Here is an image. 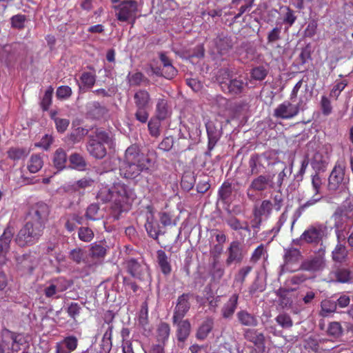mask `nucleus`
<instances>
[{
    "label": "nucleus",
    "mask_w": 353,
    "mask_h": 353,
    "mask_svg": "<svg viewBox=\"0 0 353 353\" xmlns=\"http://www.w3.org/2000/svg\"><path fill=\"white\" fill-rule=\"evenodd\" d=\"M150 163V159L141 152L139 147L132 145L125 150L124 160L119 168L120 174L125 179H134L141 172L149 170Z\"/></svg>",
    "instance_id": "f257e3e1"
},
{
    "label": "nucleus",
    "mask_w": 353,
    "mask_h": 353,
    "mask_svg": "<svg viewBox=\"0 0 353 353\" xmlns=\"http://www.w3.org/2000/svg\"><path fill=\"white\" fill-rule=\"evenodd\" d=\"M216 79L222 92L232 97L241 95L248 86L241 77H234L229 68L220 69Z\"/></svg>",
    "instance_id": "f03ea898"
},
{
    "label": "nucleus",
    "mask_w": 353,
    "mask_h": 353,
    "mask_svg": "<svg viewBox=\"0 0 353 353\" xmlns=\"http://www.w3.org/2000/svg\"><path fill=\"white\" fill-rule=\"evenodd\" d=\"M44 228L41 225L27 221L26 223L18 232L14 241L21 248L35 244L43 234Z\"/></svg>",
    "instance_id": "7ed1b4c3"
},
{
    "label": "nucleus",
    "mask_w": 353,
    "mask_h": 353,
    "mask_svg": "<svg viewBox=\"0 0 353 353\" xmlns=\"http://www.w3.org/2000/svg\"><path fill=\"white\" fill-rule=\"evenodd\" d=\"M114 207L113 208L112 216L114 219L118 220L121 212H122V204L133 201L137 196L133 189L129 186L117 183L114 184Z\"/></svg>",
    "instance_id": "20e7f679"
},
{
    "label": "nucleus",
    "mask_w": 353,
    "mask_h": 353,
    "mask_svg": "<svg viewBox=\"0 0 353 353\" xmlns=\"http://www.w3.org/2000/svg\"><path fill=\"white\" fill-rule=\"evenodd\" d=\"M112 8L115 10V16L118 21L134 23L137 17L138 2L136 0H123Z\"/></svg>",
    "instance_id": "39448f33"
},
{
    "label": "nucleus",
    "mask_w": 353,
    "mask_h": 353,
    "mask_svg": "<svg viewBox=\"0 0 353 353\" xmlns=\"http://www.w3.org/2000/svg\"><path fill=\"white\" fill-rule=\"evenodd\" d=\"M302 257L303 255L299 249L294 247L285 248L283 256V263L280 266L279 275L301 270L299 262Z\"/></svg>",
    "instance_id": "423d86ee"
},
{
    "label": "nucleus",
    "mask_w": 353,
    "mask_h": 353,
    "mask_svg": "<svg viewBox=\"0 0 353 353\" xmlns=\"http://www.w3.org/2000/svg\"><path fill=\"white\" fill-rule=\"evenodd\" d=\"M50 212V207L46 203L39 201L30 206L27 214V219L28 221L45 228Z\"/></svg>",
    "instance_id": "0eeeda50"
},
{
    "label": "nucleus",
    "mask_w": 353,
    "mask_h": 353,
    "mask_svg": "<svg viewBox=\"0 0 353 353\" xmlns=\"http://www.w3.org/2000/svg\"><path fill=\"white\" fill-rule=\"evenodd\" d=\"M306 101L300 99L297 104L293 105L289 101L279 104L274 110L273 116L277 119H290L298 115L300 110L305 108Z\"/></svg>",
    "instance_id": "6e6552de"
},
{
    "label": "nucleus",
    "mask_w": 353,
    "mask_h": 353,
    "mask_svg": "<svg viewBox=\"0 0 353 353\" xmlns=\"http://www.w3.org/2000/svg\"><path fill=\"white\" fill-rule=\"evenodd\" d=\"M325 251L320 250L317 253L301 262L299 268L310 272L322 271L325 267Z\"/></svg>",
    "instance_id": "1a4fd4ad"
},
{
    "label": "nucleus",
    "mask_w": 353,
    "mask_h": 353,
    "mask_svg": "<svg viewBox=\"0 0 353 353\" xmlns=\"http://www.w3.org/2000/svg\"><path fill=\"white\" fill-rule=\"evenodd\" d=\"M14 234V229L10 224L4 229L0 236V269L8 261L7 254L10 249V243Z\"/></svg>",
    "instance_id": "9d476101"
},
{
    "label": "nucleus",
    "mask_w": 353,
    "mask_h": 353,
    "mask_svg": "<svg viewBox=\"0 0 353 353\" xmlns=\"http://www.w3.org/2000/svg\"><path fill=\"white\" fill-rule=\"evenodd\" d=\"M277 164L280 166L281 171L277 174L270 175V189L276 190L281 192L282 185L292 174L293 161L291 162L289 168L283 161H278Z\"/></svg>",
    "instance_id": "9b49d317"
},
{
    "label": "nucleus",
    "mask_w": 353,
    "mask_h": 353,
    "mask_svg": "<svg viewBox=\"0 0 353 353\" xmlns=\"http://www.w3.org/2000/svg\"><path fill=\"white\" fill-rule=\"evenodd\" d=\"M345 170V162L337 161L334 167L330 176L328 182V188L330 190H335L341 184L344 179Z\"/></svg>",
    "instance_id": "f8f14e48"
},
{
    "label": "nucleus",
    "mask_w": 353,
    "mask_h": 353,
    "mask_svg": "<svg viewBox=\"0 0 353 353\" xmlns=\"http://www.w3.org/2000/svg\"><path fill=\"white\" fill-rule=\"evenodd\" d=\"M127 272L134 278L141 280L147 270L145 264L141 259L130 258L125 261Z\"/></svg>",
    "instance_id": "ddd939ff"
},
{
    "label": "nucleus",
    "mask_w": 353,
    "mask_h": 353,
    "mask_svg": "<svg viewBox=\"0 0 353 353\" xmlns=\"http://www.w3.org/2000/svg\"><path fill=\"white\" fill-rule=\"evenodd\" d=\"M19 48L17 43L3 46L0 49V60L8 65L16 61L20 54Z\"/></svg>",
    "instance_id": "4468645a"
},
{
    "label": "nucleus",
    "mask_w": 353,
    "mask_h": 353,
    "mask_svg": "<svg viewBox=\"0 0 353 353\" xmlns=\"http://www.w3.org/2000/svg\"><path fill=\"white\" fill-rule=\"evenodd\" d=\"M271 178L270 175L261 174L254 178L250 183L248 190L247 196L252 199L253 195L250 193L252 191L263 192L268 188H270Z\"/></svg>",
    "instance_id": "2eb2a0df"
},
{
    "label": "nucleus",
    "mask_w": 353,
    "mask_h": 353,
    "mask_svg": "<svg viewBox=\"0 0 353 353\" xmlns=\"http://www.w3.org/2000/svg\"><path fill=\"white\" fill-rule=\"evenodd\" d=\"M323 236V227L321 225H311L301 235V241L307 243L318 244L322 241Z\"/></svg>",
    "instance_id": "dca6fc26"
},
{
    "label": "nucleus",
    "mask_w": 353,
    "mask_h": 353,
    "mask_svg": "<svg viewBox=\"0 0 353 353\" xmlns=\"http://www.w3.org/2000/svg\"><path fill=\"white\" fill-rule=\"evenodd\" d=\"M228 257L225 263L228 266L231 265L233 263H239L243 259L242 248L240 242L233 241L230 243L227 249Z\"/></svg>",
    "instance_id": "f3484780"
},
{
    "label": "nucleus",
    "mask_w": 353,
    "mask_h": 353,
    "mask_svg": "<svg viewBox=\"0 0 353 353\" xmlns=\"http://www.w3.org/2000/svg\"><path fill=\"white\" fill-rule=\"evenodd\" d=\"M243 336L245 340L252 343L260 352L265 351V338L262 332H259L256 330L247 329L244 332Z\"/></svg>",
    "instance_id": "a211bd4d"
},
{
    "label": "nucleus",
    "mask_w": 353,
    "mask_h": 353,
    "mask_svg": "<svg viewBox=\"0 0 353 353\" xmlns=\"http://www.w3.org/2000/svg\"><path fill=\"white\" fill-rule=\"evenodd\" d=\"M88 153L95 159H102L107 154L106 148L102 142H99L92 137H89L88 141L86 145Z\"/></svg>",
    "instance_id": "6ab92c4d"
},
{
    "label": "nucleus",
    "mask_w": 353,
    "mask_h": 353,
    "mask_svg": "<svg viewBox=\"0 0 353 353\" xmlns=\"http://www.w3.org/2000/svg\"><path fill=\"white\" fill-rule=\"evenodd\" d=\"M205 126L208 139V148L209 152H210L221 137L222 131L221 129L217 128L212 121L208 122Z\"/></svg>",
    "instance_id": "aec40b11"
},
{
    "label": "nucleus",
    "mask_w": 353,
    "mask_h": 353,
    "mask_svg": "<svg viewBox=\"0 0 353 353\" xmlns=\"http://www.w3.org/2000/svg\"><path fill=\"white\" fill-rule=\"evenodd\" d=\"M350 212L345 207H339L336 208L332 215L334 228L339 231L345 228V224L350 218Z\"/></svg>",
    "instance_id": "412c9836"
},
{
    "label": "nucleus",
    "mask_w": 353,
    "mask_h": 353,
    "mask_svg": "<svg viewBox=\"0 0 353 353\" xmlns=\"http://www.w3.org/2000/svg\"><path fill=\"white\" fill-rule=\"evenodd\" d=\"M239 323L245 327H256L259 324L257 316L246 310H241L236 313Z\"/></svg>",
    "instance_id": "4be33fe9"
},
{
    "label": "nucleus",
    "mask_w": 353,
    "mask_h": 353,
    "mask_svg": "<svg viewBox=\"0 0 353 353\" xmlns=\"http://www.w3.org/2000/svg\"><path fill=\"white\" fill-rule=\"evenodd\" d=\"M17 265L19 269L31 273L35 267V258L30 254H25L15 257Z\"/></svg>",
    "instance_id": "5701e85b"
},
{
    "label": "nucleus",
    "mask_w": 353,
    "mask_h": 353,
    "mask_svg": "<svg viewBox=\"0 0 353 353\" xmlns=\"http://www.w3.org/2000/svg\"><path fill=\"white\" fill-rule=\"evenodd\" d=\"M239 295L233 294L221 309L223 319H230L233 316L238 305Z\"/></svg>",
    "instance_id": "b1692460"
},
{
    "label": "nucleus",
    "mask_w": 353,
    "mask_h": 353,
    "mask_svg": "<svg viewBox=\"0 0 353 353\" xmlns=\"http://www.w3.org/2000/svg\"><path fill=\"white\" fill-rule=\"evenodd\" d=\"M94 180L90 177H83L77 181L69 183L64 187L66 192H80L90 188L94 185Z\"/></svg>",
    "instance_id": "393cba45"
},
{
    "label": "nucleus",
    "mask_w": 353,
    "mask_h": 353,
    "mask_svg": "<svg viewBox=\"0 0 353 353\" xmlns=\"http://www.w3.org/2000/svg\"><path fill=\"white\" fill-rule=\"evenodd\" d=\"M139 325L143 329V334L148 336L152 332L148 320V305L144 301L141 306L138 317Z\"/></svg>",
    "instance_id": "a878e982"
},
{
    "label": "nucleus",
    "mask_w": 353,
    "mask_h": 353,
    "mask_svg": "<svg viewBox=\"0 0 353 353\" xmlns=\"http://www.w3.org/2000/svg\"><path fill=\"white\" fill-rule=\"evenodd\" d=\"M216 48L221 55L228 54L233 47V42L231 37L223 35H219L214 39Z\"/></svg>",
    "instance_id": "bb28decb"
},
{
    "label": "nucleus",
    "mask_w": 353,
    "mask_h": 353,
    "mask_svg": "<svg viewBox=\"0 0 353 353\" xmlns=\"http://www.w3.org/2000/svg\"><path fill=\"white\" fill-rule=\"evenodd\" d=\"M228 225L233 230L239 232L241 240H244L245 235L243 236L241 231L244 230L250 234L251 230L247 221H241L236 216H231L226 220Z\"/></svg>",
    "instance_id": "cd10ccee"
},
{
    "label": "nucleus",
    "mask_w": 353,
    "mask_h": 353,
    "mask_svg": "<svg viewBox=\"0 0 353 353\" xmlns=\"http://www.w3.org/2000/svg\"><path fill=\"white\" fill-rule=\"evenodd\" d=\"M107 249L101 243L95 242L90 245L89 253L88 254L92 264L95 263V260H101L106 254Z\"/></svg>",
    "instance_id": "c85d7f7f"
},
{
    "label": "nucleus",
    "mask_w": 353,
    "mask_h": 353,
    "mask_svg": "<svg viewBox=\"0 0 353 353\" xmlns=\"http://www.w3.org/2000/svg\"><path fill=\"white\" fill-rule=\"evenodd\" d=\"M69 258L77 264L83 263L88 266H91L93 263L88 257L87 252L80 248L72 250L69 253Z\"/></svg>",
    "instance_id": "c756f323"
},
{
    "label": "nucleus",
    "mask_w": 353,
    "mask_h": 353,
    "mask_svg": "<svg viewBox=\"0 0 353 353\" xmlns=\"http://www.w3.org/2000/svg\"><path fill=\"white\" fill-rule=\"evenodd\" d=\"M2 340L0 341V353H8L7 351L10 348L9 347V340L12 341V344L17 343V335L16 333L4 328L1 331Z\"/></svg>",
    "instance_id": "7c9ffc66"
},
{
    "label": "nucleus",
    "mask_w": 353,
    "mask_h": 353,
    "mask_svg": "<svg viewBox=\"0 0 353 353\" xmlns=\"http://www.w3.org/2000/svg\"><path fill=\"white\" fill-rule=\"evenodd\" d=\"M145 230L149 236L154 239H157L161 231L157 221L154 220L153 214L150 211L146 213Z\"/></svg>",
    "instance_id": "2f4dec72"
},
{
    "label": "nucleus",
    "mask_w": 353,
    "mask_h": 353,
    "mask_svg": "<svg viewBox=\"0 0 353 353\" xmlns=\"http://www.w3.org/2000/svg\"><path fill=\"white\" fill-rule=\"evenodd\" d=\"M112 346L111 327H110L106 329L101 341V343L99 344V347L97 349L93 348V353H110Z\"/></svg>",
    "instance_id": "473e14b6"
},
{
    "label": "nucleus",
    "mask_w": 353,
    "mask_h": 353,
    "mask_svg": "<svg viewBox=\"0 0 353 353\" xmlns=\"http://www.w3.org/2000/svg\"><path fill=\"white\" fill-rule=\"evenodd\" d=\"M66 152L61 148L55 150L52 156V163L54 167L59 171L63 170L66 168L67 163Z\"/></svg>",
    "instance_id": "72a5a7b5"
},
{
    "label": "nucleus",
    "mask_w": 353,
    "mask_h": 353,
    "mask_svg": "<svg viewBox=\"0 0 353 353\" xmlns=\"http://www.w3.org/2000/svg\"><path fill=\"white\" fill-rule=\"evenodd\" d=\"M336 281L341 283L353 282L352 272L346 268H338L332 272Z\"/></svg>",
    "instance_id": "f704fd0d"
},
{
    "label": "nucleus",
    "mask_w": 353,
    "mask_h": 353,
    "mask_svg": "<svg viewBox=\"0 0 353 353\" xmlns=\"http://www.w3.org/2000/svg\"><path fill=\"white\" fill-rule=\"evenodd\" d=\"M265 159L264 155L254 154L249 159V167L252 174H258L265 168L262 159Z\"/></svg>",
    "instance_id": "c9c22d12"
},
{
    "label": "nucleus",
    "mask_w": 353,
    "mask_h": 353,
    "mask_svg": "<svg viewBox=\"0 0 353 353\" xmlns=\"http://www.w3.org/2000/svg\"><path fill=\"white\" fill-rule=\"evenodd\" d=\"M27 148L11 147L7 151L8 157L14 161L24 160L30 153Z\"/></svg>",
    "instance_id": "e433bc0d"
},
{
    "label": "nucleus",
    "mask_w": 353,
    "mask_h": 353,
    "mask_svg": "<svg viewBox=\"0 0 353 353\" xmlns=\"http://www.w3.org/2000/svg\"><path fill=\"white\" fill-rule=\"evenodd\" d=\"M87 108L88 114L92 118L95 119H99L102 118L107 113L106 108L97 101L88 103Z\"/></svg>",
    "instance_id": "4c0bfd02"
},
{
    "label": "nucleus",
    "mask_w": 353,
    "mask_h": 353,
    "mask_svg": "<svg viewBox=\"0 0 353 353\" xmlns=\"http://www.w3.org/2000/svg\"><path fill=\"white\" fill-rule=\"evenodd\" d=\"M134 100L137 108L148 109L150 101V94L147 91L140 90L134 94Z\"/></svg>",
    "instance_id": "58836bf2"
},
{
    "label": "nucleus",
    "mask_w": 353,
    "mask_h": 353,
    "mask_svg": "<svg viewBox=\"0 0 353 353\" xmlns=\"http://www.w3.org/2000/svg\"><path fill=\"white\" fill-rule=\"evenodd\" d=\"M214 327V321L212 318L206 319L199 326L196 336L199 340H204L211 332Z\"/></svg>",
    "instance_id": "ea45409f"
},
{
    "label": "nucleus",
    "mask_w": 353,
    "mask_h": 353,
    "mask_svg": "<svg viewBox=\"0 0 353 353\" xmlns=\"http://www.w3.org/2000/svg\"><path fill=\"white\" fill-rule=\"evenodd\" d=\"M68 159L72 168L79 171L86 170L88 163L85 158L81 154L74 152L70 155Z\"/></svg>",
    "instance_id": "a19ab883"
},
{
    "label": "nucleus",
    "mask_w": 353,
    "mask_h": 353,
    "mask_svg": "<svg viewBox=\"0 0 353 353\" xmlns=\"http://www.w3.org/2000/svg\"><path fill=\"white\" fill-rule=\"evenodd\" d=\"M90 134L89 137H92L93 139H97L99 142H102L103 144H109L111 142V137L106 131L100 128H92L90 129Z\"/></svg>",
    "instance_id": "79ce46f5"
},
{
    "label": "nucleus",
    "mask_w": 353,
    "mask_h": 353,
    "mask_svg": "<svg viewBox=\"0 0 353 353\" xmlns=\"http://www.w3.org/2000/svg\"><path fill=\"white\" fill-rule=\"evenodd\" d=\"M312 166L317 170H324L328 164V158L320 152H316L312 159Z\"/></svg>",
    "instance_id": "37998d69"
},
{
    "label": "nucleus",
    "mask_w": 353,
    "mask_h": 353,
    "mask_svg": "<svg viewBox=\"0 0 353 353\" xmlns=\"http://www.w3.org/2000/svg\"><path fill=\"white\" fill-rule=\"evenodd\" d=\"M191 296L190 294H183L178 297V319L183 317L189 310L190 307L189 299Z\"/></svg>",
    "instance_id": "c03bdc74"
},
{
    "label": "nucleus",
    "mask_w": 353,
    "mask_h": 353,
    "mask_svg": "<svg viewBox=\"0 0 353 353\" xmlns=\"http://www.w3.org/2000/svg\"><path fill=\"white\" fill-rule=\"evenodd\" d=\"M273 204L270 200H263L259 208L255 207L253 210V214L259 216H269L272 211Z\"/></svg>",
    "instance_id": "a18cd8bd"
},
{
    "label": "nucleus",
    "mask_w": 353,
    "mask_h": 353,
    "mask_svg": "<svg viewBox=\"0 0 353 353\" xmlns=\"http://www.w3.org/2000/svg\"><path fill=\"white\" fill-rule=\"evenodd\" d=\"M97 199L103 203L113 201L114 203V185L112 188L103 187L99 191Z\"/></svg>",
    "instance_id": "49530a36"
},
{
    "label": "nucleus",
    "mask_w": 353,
    "mask_h": 353,
    "mask_svg": "<svg viewBox=\"0 0 353 353\" xmlns=\"http://www.w3.org/2000/svg\"><path fill=\"white\" fill-rule=\"evenodd\" d=\"M322 199L323 196L314 194V195L309 200L299 206L296 210V214L298 216H301V214L304 213L306 210L314 206L317 203L320 202Z\"/></svg>",
    "instance_id": "de8ad7c7"
},
{
    "label": "nucleus",
    "mask_w": 353,
    "mask_h": 353,
    "mask_svg": "<svg viewBox=\"0 0 353 353\" xmlns=\"http://www.w3.org/2000/svg\"><path fill=\"white\" fill-rule=\"evenodd\" d=\"M195 181V176L192 172H185L181 177V185L182 189H183L185 191L190 190L194 187Z\"/></svg>",
    "instance_id": "09e8293b"
},
{
    "label": "nucleus",
    "mask_w": 353,
    "mask_h": 353,
    "mask_svg": "<svg viewBox=\"0 0 353 353\" xmlns=\"http://www.w3.org/2000/svg\"><path fill=\"white\" fill-rule=\"evenodd\" d=\"M161 61L163 65V69L165 70V77L170 79L173 77L174 72V67L172 65L171 60L169 57L163 52H161L159 54Z\"/></svg>",
    "instance_id": "8fccbe9b"
},
{
    "label": "nucleus",
    "mask_w": 353,
    "mask_h": 353,
    "mask_svg": "<svg viewBox=\"0 0 353 353\" xmlns=\"http://www.w3.org/2000/svg\"><path fill=\"white\" fill-rule=\"evenodd\" d=\"M43 165L42 157L40 154H32L29 160L28 169L31 173H37Z\"/></svg>",
    "instance_id": "3c124183"
},
{
    "label": "nucleus",
    "mask_w": 353,
    "mask_h": 353,
    "mask_svg": "<svg viewBox=\"0 0 353 353\" xmlns=\"http://www.w3.org/2000/svg\"><path fill=\"white\" fill-rule=\"evenodd\" d=\"M336 310V302L331 299H324L321 303L320 314L326 316L328 314L334 312Z\"/></svg>",
    "instance_id": "603ef678"
},
{
    "label": "nucleus",
    "mask_w": 353,
    "mask_h": 353,
    "mask_svg": "<svg viewBox=\"0 0 353 353\" xmlns=\"http://www.w3.org/2000/svg\"><path fill=\"white\" fill-rule=\"evenodd\" d=\"M333 261L342 263L345 261L347 255L346 247L341 243H338L332 253Z\"/></svg>",
    "instance_id": "864d4df0"
},
{
    "label": "nucleus",
    "mask_w": 353,
    "mask_h": 353,
    "mask_svg": "<svg viewBox=\"0 0 353 353\" xmlns=\"http://www.w3.org/2000/svg\"><path fill=\"white\" fill-rule=\"evenodd\" d=\"M277 324L283 329H289L293 326V321L290 315L286 312H281L275 318Z\"/></svg>",
    "instance_id": "5fc2aeb1"
},
{
    "label": "nucleus",
    "mask_w": 353,
    "mask_h": 353,
    "mask_svg": "<svg viewBox=\"0 0 353 353\" xmlns=\"http://www.w3.org/2000/svg\"><path fill=\"white\" fill-rule=\"evenodd\" d=\"M191 325L188 320L178 323V340L183 341L190 334Z\"/></svg>",
    "instance_id": "6e6d98bb"
},
{
    "label": "nucleus",
    "mask_w": 353,
    "mask_h": 353,
    "mask_svg": "<svg viewBox=\"0 0 353 353\" xmlns=\"http://www.w3.org/2000/svg\"><path fill=\"white\" fill-rule=\"evenodd\" d=\"M232 194V184L225 181L219 188L218 196L223 202H226Z\"/></svg>",
    "instance_id": "4d7b16f0"
},
{
    "label": "nucleus",
    "mask_w": 353,
    "mask_h": 353,
    "mask_svg": "<svg viewBox=\"0 0 353 353\" xmlns=\"http://www.w3.org/2000/svg\"><path fill=\"white\" fill-rule=\"evenodd\" d=\"M157 260L163 273L165 274H169L171 271V268L168 261V257L163 251L159 250L157 252Z\"/></svg>",
    "instance_id": "13d9d810"
},
{
    "label": "nucleus",
    "mask_w": 353,
    "mask_h": 353,
    "mask_svg": "<svg viewBox=\"0 0 353 353\" xmlns=\"http://www.w3.org/2000/svg\"><path fill=\"white\" fill-rule=\"evenodd\" d=\"M170 114L168 103L164 99H159L157 105L156 117L163 120Z\"/></svg>",
    "instance_id": "bf43d9fd"
},
{
    "label": "nucleus",
    "mask_w": 353,
    "mask_h": 353,
    "mask_svg": "<svg viewBox=\"0 0 353 353\" xmlns=\"http://www.w3.org/2000/svg\"><path fill=\"white\" fill-rule=\"evenodd\" d=\"M161 119L154 117L148 122V127L150 134L152 137H157L160 135V126Z\"/></svg>",
    "instance_id": "052dcab7"
},
{
    "label": "nucleus",
    "mask_w": 353,
    "mask_h": 353,
    "mask_svg": "<svg viewBox=\"0 0 353 353\" xmlns=\"http://www.w3.org/2000/svg\"><path fill=\"white\" fill-rule=\"evenodd\" d=\"M252 270V267L251 266L248 265L242 267L234 276V283L243 285L247 276L251 272Z\"/></svg>",
    "instance_id": "680f3d73"
},
{
    "label": "nucleus",
    "mask_w": 353,
    "mask_h": 353,
    "mask_svg": "<svg viewBox=\"0 0 353 353\" xmlns=\"http://www.w3.org/2000/svg\"><path fill=\"white\" fill-rule=\"evenodd\" d=\"M170 326L166 323H161L157 328V339L159 341L164 342L169 336Z\"/></svg>",
    "instance_id": "e2e57ef3"
},
{
    "label": "nucleus",
    "mask_w": 353,
    "mask_h": 353,
    "mask_svg": "<svg viewBox=\"0 0 353 353\" xmlns=\"http://www.w3.org/2000/svg\"><path fill=\"white\" fill-rule=\"evenodd\" d=\"M99 206L96 203L90 204L86 210L85 217L88 220L95 221L99 219L98 214Z\"/></svg>",
    "instance_id": "0e129e2a"
},
{
    "label": "nucleus",
    "mask_w": 353,
    "mask_h": 353,
    "mask_svg": "<svg viewBox=\"0 0 353 353\" xmlns=\"http://www.w3.org/2000/svg\"><path fill=\"white\" fill-rule=\"evenodd\" d=\"M79 238L84 242H90L94 238V232L88 227H81L79 229Z\"/></svg>",
    "instance_id": "69168bd1"
},
{
    "label": "nucleus",
    "mask_w": 353,
    "mask_h": 353,
    "mask_svg": "<svg viewBox=\"0 0 353 353\" xmlns=\"http://www.w3.org/2000/svg\"><path fill=\"white\" fill-rule=\"evenodd\" d=\"M81 310V307L79 303L75 302H71L69 303L66 308V312L68 316L74 321H76L77 317L80 314Z\"/></svg>",
    "instance_id": "338daca9"
},
{
    "label": "nucleus",
    "mask_w": 353,
    "mask_h": 353,
    "mask_svg": "<svg viewBox=\"0 0 353 353\" xmlns=\"http://www.w3.org/2000/svg\"><path fill=\"white\" fill-rule=\"evenodd\" d=\"M343 332L341 325L339 322H332L329 324L327 334L334 338L339 337Z\"/></svg>",
    "instance_id": "774afa93"
}]
</instances>
